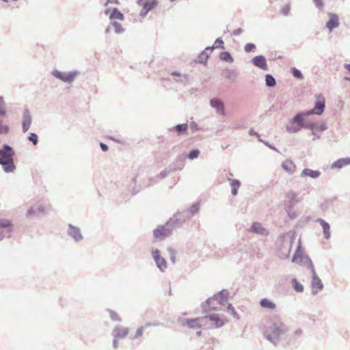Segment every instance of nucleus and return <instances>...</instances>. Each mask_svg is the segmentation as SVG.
<instances>
[{"label": "nucleus", "mask_w": 350, "mask_h": 350, "mask_svg": "<svg viewBox=\"0 0 350 350\" xmlns=\"http://www.w3.org/2000/svg\"><path fill=\"white\" fill-rule=\"evenodd\" d=\"M288 331V327L275 317L265 326L264 336L267 340L276 345Z\"/></svg>", "instance_id": "f257e3e1"}, {"label": "nucleus", "mask_w": 350, "mask_h": 350, "mask_svg": "<svg viewBox=\"0 0 350 350\" xmlns=\"http://www.w3.org/2000/svg\"><path fill=\"white\" fill-rule=\"evenodd\" d=\"M14 148L8 144H3L0 148V165L5 173H12L16 170L14 161Z\"/></svg>", "instance_id": "f03ea898"}, {"label": "nucleus", "mask_w": 350, "mask_h": 350, "mask_svg": "<svg viewBox=\"0 0 350 350\" xmlns=\"http://www.w3.org/2000/svg\"><path fill=\"white\" fill-rule=\"evenodd\" d=\"M229 293L226 290H221L218 293L215 294L213 297L206 299V301L202 304V308L204 312L208 310H218L219 308L215 304L224 306L228 304V297Z\"/></svg>", "instance_id": "7ed1b4c3"}, {"label": "nucleus", "mask_w": 350, "mask_h": 350, "mask_svg": "<svg viewBox=\"0 0 350 350\" xmlns=\"http://www.w3.org/2000/svg\"><path fill=\"white\" fill-rule=\"evenodd\" d=\"M182 220H167L165 225L159 226L154 230V237L163 240L170 236L172 230L182 226Z\"/></svg>", "instance_id": "20e7f679"}, {"label": "nucleus", "mask_w": 350, "mask_h": 350, "mask_svg": "<svg viewBox=\"0 0 350 350\" xmlns=\"http://www.w3.org/2000/svg\"><path fill=\"white\" fill-rule=\"evenodd\" d=\"M293 245L292 237H286L280 235L276 242L277 254L282 259H286L289 256Z\"/></svg>", "instance_id": "39448f33"}, {"label": "nucleus", "mask_w": 350, "mask_h": 350, "mask_svg": "<svg viewBox=\"0 0 350 350\" xmlns=\"http://www.w3.org/2000/svg\"><path fill=\"white\" fill-rule=\"evenodd\" d=\"M292 262H297L300 265L306 266L308 269L310 270V271L315 269L310 258L308 256L303 254L300 242L299 243L295 253L293 255Z\"/></svg>", "instance_id": "423d86ee"}, {"label": "nucleus", "mask_w": 350, "mask_h": 350, "mask_svg": "<svg viewBox=\"0 0 350 350\" xmlns=\"http://www.w3.org/2000/svg\"><path fill=\"white\" fill-rule=\"evenodd\" d=\"M52 75L57 79L67 83H72L75 78L79 75L77 70H73L68 72H64L57 70L52 72Z\"/></svg>", "instance_id": "0eeeda50"}, {"label": "nucleus", "mask_w": 350, "mask_h": 350, "mask_svg": "<svg viewBox=\"0 0 350 350\" xmlns=\"http://www.w3.org/2000/svg\"><path fill=\"white\" fill-rule=\"evenodd\" d=\"M325 107V99L323 94H319L316 96V100L314 102V107L313 109L307 111L306 115H321Z\"/></svg>", "instance_id": "6e6552de"}, {"label": "nucleus", "mask_w": 350, "mask_h": 350, "mask_svg": "<svg viewBox=\"0 0 350 350\" xmlns=\"http://www.w3.org/2000/svg\"><path fill=\"white\" fill-rule=\"evenodd\" d=\"M288 204L286 207V212L290 219H295L297 217L296 213L293 211L294 205L298 202V193L294 191L287 193Z\"/></svg>", "instance_id": "1a4fd4ad"}, {"label": "nucleus", "mask_w": 350, "mask_h": 350, "mask_svg": "<svg viewBox=\"0 0 350 350\" xmlns=\"http://www.w3.org/2000/svg\"><path fill=\"white\" fill-rule=\"evenodd\" d=\"M152 256L157 267L161 271L164 272L167 267V262L165 259L160 255V251L158 249L152 250Z\"/></svg>", "instance_id": "9d476101"}, {"label": "nucleus", "mask_w": 350, "mask_h": 350, "mask_svg": "<svg viewBox=\"0 0 350 350\" xmlns=\"http://www.w3.org/2000/svg\"><path fill=\"white\" fill-rule=\"evenodd\" d=\"M312 275L311 287L313 295H316L319 291H322L323 284L321 280L318 277L315 269L310 271Z\"/></svg>", "instance_id": "9b49d317"}, {"label": "nucleus", "mask_w": 350, "mask_h": 350, "mask_svg": "<svg viewBox=\"0 0 350 350\" xmlns=\"http://www.w3.org/2000/svg\"><path fill=\"white\" fill-rule=\"evenodd\" d=\"M306 112L297 113L291 120V124H297L304 129H311V125L304 122V117L308 116Z\"/></svg>", "instance_id": "f8f14e48"}, {"label": "nucleus", "mask_w": 350, "mask_h": 350, "mask_svg": "<svg viewBox=\"0 0 350 350\" xmlns=\"http://www.w3.org/2000/svg\"><path fill=\"white\" fill-rule=\"evenodd\" d=\"M11 226V220H0V241L4 237H10Z\"/></svg>", "instance_id": "ddd939ff"}, {"label": "nucleus", "mask_w": 350, "mask_h": 350, "mask_svg": "<svg viewBox=\"0 0 350 350\" xmlns=\"http://www.w3.org/2000/svg\"><path fill=\"white\" fill-rule=\"evenodd\" d=\"M199 203L196 202L193 204L189 209H186L182 212L177 211L176 213L174 215V217L177 219L178 217H189L193 216L196 213L199 211Z\"/></svg>", "instance_id": "4468645a"}, {"label": "nucleus", "mask_w": 350, "mask_h": 350, "mask_svg": "<svg viewBox=\"0 0 350 350\" xmlns=\"http://www.w3.org/2000/svg\"><path fill=\"white\" fill-rule=\"evenodd\" d=\"M186 157L185 154H181L180 155L178 159H177V161L176 162L178 163V162H181V163H183ZM183 164L181 163L179 166L177 167V169L178 170H181L183 169ZM176 169V167H173V168H170L169 170L167 169H165L164 170H163L162 172H161L159 174H157L156 176V178H158V179H163L165 178L168 174H170L172 172H173L174 170H175Z\"/></svg>", "instance_id": "2eb2a0df"}, {"label": "nucleus", "mask_w": 350, "mask_h": 350, "mask_svg": "<svg viewBox=\"0 0 350 350\" xmlns=\"http://www.w3.org/2000/svg\"><path fill=\"white\" fill-rule=\"evenodd\" d=\"M210 105L214 108L219 115L225 116L226 111L224 103L217 98H213L210 100Z\"/></svg>", "instance_id": "dca6fc26"}, {"label": "nucleus", "mask_w": 350, "mask_h": 350, "mask_svg": "<svg viewBox=\"0 0 350 350\" xmlns=\"http://www.w3.org/2000/svg\"><path fill=\"white\" fill-rule=\"evenodd\" d=\"M251 62L256 67L260 68L262 70H268L267 59L265 56L262 55H257L253 57Z\"/></svg>", "instance_id": "f3484780"}, {"label": "nucleus", "mask_w": 350, "mask_h": 350, "mask_svg": "<svg viewBox=\"0 0 350 350\" xmlns=\"http://www.w3.org/2000/svg\"><path fill=\"white\" fill-rule=\"evenodd\" d=\"M32 118L28 109H25L23 113L22 128L23 133H26L30 128Z\"/></svg>", "instance_id": "a211bd4d"}, {"label": "nucleus", "mask_w": 350, "mask_h": 350, "mask_svg": "<svg viewBox=\"0 0 350 350\" xmlns=\"http://www.w3.org/2000/svg\"><path fill=\"white\" fill-rule=\"evenodd\" d=\"M68 234L76 242L81 241L83 238L79 228L72 224L68 225Z\"/></svg>", "instance_id": "6ab92c4d"}, {"label": "nucleus", "mask_w": 350, "mask_h": 350, "mask_svg": "<svg viewBox=\"0 0 350 350\" xmlns=\"http://www.w3.org/2000/svg\"><path fill=\"white\" fill-rule=\"evenodd\" d=\"M248 230L250 232H254L262 236H267L269 234L268 230L264 228L259 222H254Z\"/></svg>", "instance_id": "aec40b11"}, {"label": "nucleus", "mask_w": 350, "mask_h": 350, "mask_svg": "<svg viewBox=\"0 0 350 350\" xmlns=\"http://www.w3.org/2000/svg\"><path fill=\"white\" fill-rule=\"evenodd\" d=\"M329 19L326 23L325 27L329 30V31H332L334 29H336L339 26V18L337 14L332 13H329Z\"/></svg>", "instance_id": "412c9836"}, {"label": "nucleus", "mask_w": 350, "mask_h": 350, "mask_svg": "<svg viewBox=\"0 0 350 350\" xmlns=\"http://www.w3.org/2000/svg\"><path fill=\"white\" fill-rule=\"evenodd\" d=\"M202 320H204V321L209 320L216 327H221L224 324L222 320L219 319L218 314H216L205 316L202 317Z\"/></svg>", "instance_id": "4be33fe9"}, {"label": "nucleus", "mask_w": 350, "mask_h": 350, "mask_svg": "<svg viewBox=\"0 0 350 350\" xmlns=\"http://www.w3.org/2000/svg\"><path fill=\"white\" fill-rule=\"evenodd\" d=\"M129 328L116 326L113 330V336L116 338H124L129 334Z\"/></svg>", "instance_id": "5701e85b"}, {"label": "nucleus", "mask_w": 350, "mask_h": 350, "mask_svg": "<svg viewBox=\"0 0 350 350\" xmlns=\"http://www.w3.org/2000/svg\"><path fill=\"white\" fill-rule=\"evenodd\" d=\"M44 208L42 206L31 207L27 211L26 217H41V213L44 212Z\"/></svg>", "instance_id": "b1692460"}, {"label": "nucleus", "mask_w": 350, "mask_h": 350, "mask_svg": "<svg viewBox=\"0 0 350 350\" xmlns=\"http://www.w3.org/2000/svg\"><path fill=\"white\" fill-rule=\"evenodd\" d=\"M222 76L232 81H234L239 75V72L234 69H224L222 70Z\"/></svg>", "instance_id": "393cba45"}, {"label": "nucleus", "mask_w": 350, "mask_h": 350, "mask_svg": "<svg viewBox=\"0 0 350 350\" xmlns=\"http://www.w3.org/2000/svg\"><path fill=\"white\" fill-rule=\"evenodd\" d=\"M350 165V157L338 159L332 164V168L340 169L344 166Z\"/></svg>", "instance_id": "a878e982"}, {"label": "nucleus", "mask_w": 350, "mask_h": 350, "mask_svg": "<svg viewBox=\"0 0 350 350\" xmlns=\"http://www.w3.org/2000/svg\"><path fill=\"white\" fill-rule=\"evenodd\" d=\"M282 167L284 171L288 172L289 174H293L295 170V163L291 160H286L282 162Z\"/></svg>", "instance_id": "bb28decb"}, {"label": "nucleus", "mask_w": 350, "mask_h": 350, "mask_svg": "<svg viewBox=\"0 0 350 350\" xmlns=\"http://www.w3.org/2000/svg\"><path fill=\"white\" fill-rule=\"evenodd\" d=\"M202 319V318L187 319L185 321V323H183V325H185L186 324L189 328H199L200 327V322L204 321V320Z\"/></svg>", "instance_id": "cd10ccee"}, {"label": "nucleus", "mask_w": 350, "mask_h": 350, "mask_svg": "<svg viewBox=\"0 0 350 350\" xmlns=\"http://www.w3.org/2000/svg\"><path fill=\"white\" fill-rule=\"evenodd\" d=\"M212 49L210 46H207L198 56V62L201 64L206 63L208 57L212 52Z\"/></svg>", "instance_id": "c85d7f7f"}, {"label": "nucleus", "mask_w": 350, "mask_h": 350, "mask_svg": "<svg viewBox=\"0 0 350 350\" xmlns=\"http://www.w3.org/2000/svg\"><path fill=\"white\" fill-rule=\"evenodd\" d=\"M228 180L230 182L231 186V193L233 196H236L238 193V190L241 186V182L237 179H232L228 178Z\"/></svg>", "instance_id": "c756f323"}, {"label": "nucleus", "mask_w": 350, "mask_h": 350, "mask_svg": "<svg viewBox=\"0 0 350 350\" xmlns=\"http://www.w3.org/2000/svg\"><path fill=\"white\" fill-rule=\"evenodd\" d=\"M321 174V172L318 170H313L309 168H305L301 174V176H309L312 178H317Z\"/></svg>", "instance_id": "7c9ffc66"}, {"label": "nucleus", "mask_w": 350, "mask_h": 350, "mask_svg": "<svg viewBox=\"0 0 350 350\" xmlns=\"http://www.w3.org/2000/svg\"><path fill=\"white\" fill-rule=\"evenodd\" d=\"M188 129L187 123L177 124L175 126L170 129V131L175 130L178 135H184L187 133Z\"/></svg>", "instance_id": "2f4dec72"}, {"label": "nucleus", "mask_w": 350, "mask_h": 350, "mask_svg": "<svg viewBox=\"0 0 350 350\" xmlns=\"http://www.w3.org/2000/svg\"><path fill=\"white\" fill-rule=\"evenodd\" d=\"M317 221L319 222L320 225L323 229L324 238L326 239H329L330 238L329 224L327 222H326L325 220H317Z\"/></svg>", "instance_id": "473e14b6"}, {"label": "nucleus", "mask_w": 350, "mask_h": 350, "mask_svg": "<svg viewBox=\"0 0 350 350\" xmlns=\"http://www.w3.org/2000/svg\"><path fill=\"white\" fill-rule=\"evenodd\" d=\"M260 305L263 308L271 310H273L276 307L275 304L273 301L267 298L262 299L260 301Z\"/></svg>", "instance_id": "72a5a7b5"}, {"label": "nucleus", "mask_w": 350, "mask_h": 350, "mask_svg": "<svg viewBox=\"0 0 350 350\" xmlns=\"http://www.w3.org/2000/svg\"><path fill=\"white\" fill-rule=\"evenodd\" d=\"M308 124H309L312 126L311 129H309L312 132V133L314 135H316L317 131L322 132V131L326 130V129H327V126H325V124H322L320 126H319L317 124L311 123V122H308Z\"/></svg>", "instance_id": "f704fd0d"}, {"label": "nucleus", "mask_w": 350, "mask_h": 350, "mask_svg": "<svg viewBox=\"0 0 350 350\" xmlns=\"http://www.w3.org/2000/svg\"><path fill=\"white\" fill-rule=\"evenodd\" d=\"M157 3L158 1L157 0H146L144 3H143L142 8L150 12L157 5Z\"/></svg>", "instance_id": "c9c22d12"}, {"label": "nucleus", "mask_w": 350, "mask_h": 350, "mask_svg": "<svg viewBox=\"0 0 350 350\" xmlns=\"http://www.w3.org/2000/svg\"><path fill=\"white\" fill-rule=\"evenodd\" d=\"M110 19H118L120 21L124 20V15L120 12L118 8H113L109 16Z\"/></svg>", "instance_id": "e433bc0d"}, {"label": "nucleus", "mask_w": 350, "mask_h": 350, "mask_svg": "<svg viewBox=\"0 0 350 350\" xmlns=\"http://www.w3.org/2000/svg\"><path fill=\"white\" fill-rule=\"evenodd\" d=\"M219 58L226 62L232 63L233 62V57L231 54L228 51L221 52L219 55Z\"/></svg>", "instance_id": "4c0bfd02"}, {"label": "nucleus", "mask_w": 350, "mask_h": 350, "mask_svg": "<svg viewBox=\"0 0 350 350\" xmlns=\"http://www.w3.org/2000/svg\"><path fill=\"white\" fill-rule=\"evenodd\" d=\"M265 84L267 87H270V88L275 85V84H276L275 79L271 75L267 74L265 75Z\"/></svg>", "instance_id": "58836bf2"}, {"label": "nucleus", "mask_w": 350, "mask_h": 350, "mask_svg": "<svg viewBox=\"0 0 350 350\" xmlns=\"http://www.w3.org/2000/svg\"><path fill=\"white\" fill-rule=\"evenodd\" d=\"M292 284H293V289L298 292V293H301L304 291V286L302 284H301L297 279L295 278H293L292 280Z\"/></svg>", "instance_id": "ea45409f"}, {"label": "nucleus", "mask_w": 350, "mask_h": 350, "mask_svg": "<svg viewBox=\"0 0 350 350\" xmlns=\"http://www.w3.org/2000/svg\"><path fill=\"white\" fill-rule=\"evenodd\" d=\"M290 72L295 78H296L297 79H304V75L301 73V70H299V69H297L295 67H293L291 68Z\"/></svg>", "instance_id": "a19ab883"}, {"label": "nucleus", "mask_w": 350, "mask_h": 350, "mask_svg": "<svg viewBox=\"0 0 350 350\" xmlns=\"http://www.w3.org/2000/svg\"><path fill=\"white\" fill-rule=\"evenodd\" d=\"M210 47L211 48L212 50H213L215 49H217V48L224 49V41L222 40V39L221 38H218L215 41L214 44Z\"/></svg>", "instance_id": "79ce46f5"}, {"label": "nucleus", "mask_w": 350, "mask_h": 350, "mask_svg": "<svg viewBox=\"0 0 350 350\" xmlns=\"http://www.w3.org/2000/svg\"><path fill=\"white\" fill-rule=\"evenodd\" d=\"M200 153V152L198 149H193L189 152L187 158L190 160H193L199 157Z\"/></svg>", "instance_id": "37998d69"}, {"label": "nucleus", "mask_w": 350, "mask_h": 350, "mask_svg": "<svg viewBox=\"0 0 350 350\" xmlns=\"http://www.w3.org/2000/svg\"><path fill=\"white\" fill-rule=\"evenodd\" d=\"M112 25L115 29V31L117 33H122L124 31V28L122 27L121 24L118 22L113 21L111 23Z\"/></svg>", "instance_id": "c03bdc74"}, {"label": "nucleus", "mask_w": 350, "mask_h": 350, "mask_svg": "<svg viewBox=\"0 0 350 350\" xmlns=\"http://www.w3.org/2000/svg\"><path fill=\"white\" fill-rule=\"evenodd\" d=\"M172 75L173 76H176V77H178V79H176V81L177 82H182V83H183V82H185V81H187V75H183V76H182V75H180V73H179V72H173L172 73Z\"/></svg>", "instance_id": "a18cd8bd"}, {"label": "nucleus", "mask_w": 350, "mask_h": 350, "mask_svg": "<svg viewBox=\"0 0 350 350\" xmlns=\"http://www.w3.org/2000/svg\"><path fill=\"white\" fill-rule=\"evenodd\" d=\"M301 127H300V126L297 125V126H286V131L288 132V133H297L298 131H300Z\"/></svg>", "instance_id": "49530a36"}, {"label": "nucleus", "mask_w": 350, "mask_h": 350, "mask_svg": "<svg viewBox=\"0 0 350 350\" xmlns=\"http://www.w3.org/2000/svg\"><path fill=\"white\" fill-rule=\"evenodd\" d=\"M28 139L33 143V145H36L38 143V137L36 133H31L28 137Z\"/></svg>", "instance_id": "de8ad7c7"}, {"label": "nucleus", "mask_w": 350, "mask_h": 350, "mask_svg": "<svg viewBox=\"0 0 350 350\" xmlns=\"http://www.w3.org/2000/svg\"><path fill=\"white\" fill-rule=\"evenodd\" d=\"M110 318L112 321H120L121 319L119 315L113 310H109Z\"/></svg>", "instance_id": "09e8293b"}, {"label": "nucleus", "mask_w": 350, "mask_h": 350, "mask_svg": "<svg viewBox=\"0 0 350 350\" xmlns=\"http://www.w3.org/2000/svg\"><path fill=\"white\" fill-rule=\"evenodd\" d=\"M290 10H291V6L289 4H286L285 5H284L281 10V13L284 15V16H288L289 14V12H290Z\"/></svg>", "instance_id": "8fccbe9b"}, {"label": "nucleus", "mask_w": 350, "mask_h": 350, "mask_svg": "<svg viewBox=\"0 0 350 350\" xmlns=\"http://www.w3.org/2000/svg\"><path fill=\"white\" fill-rule=\"evenodd\" d=\"M168 250L170 252V260L172 261V262L173 264H174L176 262V252L175 251V250L172 249V248H168Z\"/></svg>", "instance_id": "3c124183"}, {"label": "nucleus", "mask_w": 350, "mask_h": 350, "mask_svg": "<svg viewBox=\"0 0 350 350\" xmlns=\"http://www.w3.org/2000/svg\"><path fill=\"white\" fill-rule=\"evenodd\" d=\"M256 48V46L253 43H247L244 46V50L246 53H250Z\"/></svg>", "instance_id": "603ef678"}, {"label": "nucleus", "mask_w": 350, "mask_h": 350, "mask_svg": "<svg viewBox=\"0 0 350 350\" xmlns=\"http://www.w3.org/2000/svg\"><path fill=\"white\" fill-rule=\"evenodd\" d=\"M9 131V127L7 125L2 124V122L0 121V134H7Z\"/></svg>", "instance_id": "864d4df0"}, {"label": "nucleus", "mask_w": 350, "mask_h": 350, "mask_svg": "<svg viewBox=\"0 0 350 350\" xmlns=\"http://www.w3.org/2000/svg\"><path fill=\"white\" fill-rule=\"evenodd\" d=\"M3 97L0 96V116H4L5 115V111L3 109Z\"/></svg>", "instance_id": "5fc2aeb1"}, {"label": "nucleus", "mask_w": 350, "mask_h": 350, "mask_svg": "<svg viewBox=\"0 0 350 350\" xmlns=\"http://www.w3.org/2000/svg\"><path fill=\"white\" fill-rule=\"evenodd\" d=\"M259 142H262L265 145H266L269 148L278 152V149L273 144H270L269 142L263 141L262 139H259Z\"/></svg>", "instance_id": "6e6d98bb"}, {"label": "nucleus", "mask_w": 350, "mask_h": 350, "mask_svg": "<svg viewBox=\"0 0 350 350\" xmlns=\"http://www.w3.org/2000/svg\"><path fill=\"white\" fill-rule=\"evenodd\" d=\"M190 128L193 131H199L200 129L198 124L194 121L190 123Z\"/></svg>", "instance_id": "4d7b16f0"}, {"label": "nucleus", "mask_w": 350, "mask_h": 350, "mask_svg": "<svg viewBox=\"0 0 350 350\" xmlns=\"http://www.w3.org/2000/svg\"><path fill=\"white\" fill-rule=\"evenodd\" d=\"M144 326H142V327H139L137 329V331H136V334H135V338H136L142 336L143 333H144Z\"/></svg>", "instance_id": "13d9d810"}, {"label": "nucleus", "mask_w": 350, "mask_h": 350, "mask_svg": "<svg viewBox=\"0 0 350 350\" xmlns=\"http://www.w3.org/2000/svg\"><path fill=\"white\" fill-rule=\"evenodd\" d=\"M314 2L317 8L321 9L323 7V3L322 0H314Z\"/></svg>", "instance_id": "bf43d9fd"}, {"label": "nucleus", "mask_w": 350, "mask_h": 350, "mask_svg": "<svg viewBox=\"0 0 350 350\" xmlns=\"http://www.w3.org/2000/svg\"><path fill=\"white\" fill-rule=\"evenodd\" d=\"M158 180H159L158 178H156V176L150 178L148 185L149 186L153 185L155 183L157 182Z\"/></svg>", "instance_id": "052dcab7"}, {"label": "nucleus", "mask_w": 350, "mask_h": 350, "mask_svg": "<svg viewBox=\"0 0 350 350\" xmlns=\"http://www.w3.org/2000/svg\"><path fill=\"white\" fill-rule=\"evenodd\" d=\"M100 147L101 150L104 152H107L109 150L108 146L103 142L100 143Z\"/></svg>", "instance_id": "680f3d73"}, {"label": "nucleus", "mask_w": 350, "mask_h": 350, "mask_svg": "<svg viewBox=\"0 0 350 350\" xmlns=\"http://www.w3.org/2000/svg\"><path fill=\"white\" fill-rule=\"evenodd\" d=\"M249 135H255L258 137V139L259 140V139H261L260 137V135L258 134V133H256L254 129H250L249 131Z\"/></svg>", "instance_id": "e2e57ef3"}, {"label": "nucleus", "mask_w": 350, "mask_h": 350, "mask_svg": "<svg viewBox=\"0 0 350 350\" xmlns=\"http://www.w3.org/2000/svg\"><path fill=\"white\" fill-rule=\"evenodd\" d=\"M242 32H243V29H242L241 28H238V29H235V30L233 31V35H234V36H239V35H240Z\"/></svg>", "instance_id": "0e129e2a"}, {"label": "nucleus", "mask_w": 350, "mask_h": 350, "mask_svg": "<svg viewBox=\"0 0 350 350\" xmlns=\"http://www.w3.org/2000/svg\"><path fill=\"white\" fill-rule=\"evenodd\" d=\"M148 13V11L144 10V8H142V11L139 13V16L141 17L144 18L147 15Z\"/></svg>", "instance_id": "69168bd1"}, {"label": "nucleus", "mask_w": 350, "mask_h": 350, "mask_svg": "<svg viewBox=\"0 0 350 350\" xmlns=\"http://www.w3.org/2000/svg\"><path fill=\"white\" fill-rule=\"evenodd\" d=\"M302 334V330L300 329H297L295 332H294V335L295 336H300Z\"/></svg>", "instance_id": "338daca9"}, {"label": "nucleus", "mask_w": 350, "mask_h": 350, "mask_svg": "<svg viewBox=\"0 0 350 350\" xmlns=\"http://www.w3.org/2000/svg\"><path fill=\"white\" fill-rule=\"evenodd\" d=\"M112 345L114 349H117L118 347V342L117 340V338H115V339L113 340Z\"/></svg>", "instance_id": "774afa93"}]
</instances>
